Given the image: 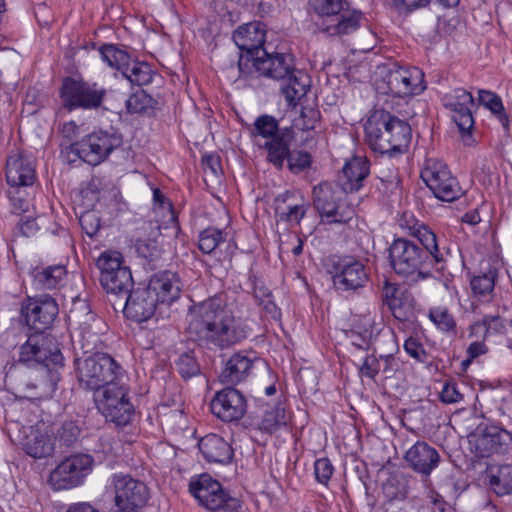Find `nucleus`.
<instances>
[{
  "instance_id": "obj_1",
  "label": "nucleus",
  "mask_w": 512,
  "mask_h": 512,
  "mask_svg": "<svg viewBox=\"0 0 512 512\" xmlns=\"http://www.w3.org/2000/svg\"><path fill=\"white\" fill-rule=\"evenodd\" d=\"M188 318L190 338L207 349H227L248 336L247 325L235 315L224 292L193 302L188 309Z\"/></svg>"
},
{
  "instance_id": "obj_2",
  "label": "nucleus",
  "mask_w": 512,
  "mask_h": 512,
  "mask_svg": "<svg viewBox=\"0 0 512 512\" xmlns=\"http://www.w3.org/2000/svg\"><path fill=\"white\" fill-rule=\"evenodd\" d=\"M422 247L407 238H396L389 246V261L393 271L413 282L431 276L430 268L446 261L449 248H440L437 235L425 225L414 233Z\"/></svg>"
},
{
  "instance_id": "obj_3",
  "label": "nucleus",
  "mask_w": 512,
  "mask_h": 512,
  "mask_svg": "<svg viewBox=\"0 0 512 512\" xmlns=\"http://www.w3.org/2000/svg\"><path fill=\"white\" fill-rule=\"evenodd\" d=\"M63 355L49 336L31 335L20 346L19 362L37 366L25 384V397L40 400L51 398L60 379L57 368L63 366Z\"/></svg>"
},
{
  "instance_id": "obj_4",
  "label": "nucleus",
  "mask_w": 512,
  "mask_h": 512,
  "mask_svg": "<svg viewBox=\"0 0 512 512\" xmlns=\"http://www.w3.org/2000/svg\"><path fill=\"white\" fill-rule=\"evenodd\" d=\"M256 71L281 83L280 90L289 105L304 97L310 88L309 76L295 68V60L290 53H268L262 51V56L254 59Z\"/></svg>"
},
{
  "instance_id": "obj_5",
  "label": "nucleus",
  "mask_w": 512,
  "mask_h": 512,
  "mask_svg": "<svg viewBox=\"0 0 512 512\" xmlns=\"http://www.w3.org/2000/svg\"><path fill=\"white\" fill-rule=\"evenodd\" d=\"M369 146L381 155L389 157L401 154L411 140V127L385 110L376 111L365 124Z\"/></svg>"
},
{
  "instance_id": "obj_6",
  "label": "nucleus",
  "mask_w": 512,
  "mask_h": 512,
  "mask_svg": "<svg viewBox=\"0 0 512 512\" xmlns=\"http://www.w3.org/2000/svg\"><path fill=\"white\" fill-rule=\"evenodd\" d=\"M74 366L79 386L94 392L118 380L123 371L114 358L101 352L76 358Z\"/></svg>"
},
{
  "instance_id": "obj_7",
  "label": "nucleus",
  "mask_w": 512,
  "mask_h": 512,
  "mask_svg": "<svg viewBox=\"0 0 512 512\" xmlns=\"http://www.w3.org/2000/svg\"><path fill=\"white\" fill-rule=\"evenodd\" d=\"M381 81L378 89L394 97L418 95L425 90L424 73L417 67H404L396 62L378 66Z\"/></svg>"
},
{
  "instance_id": "obj_8",
  "label": "nucleus",
  "mask_w": 512,
  "mask_h": 512,
  "mask_svg": "<svg viewBox=\"0 0 512 512\" xmlns=\"http://www.w3.org/2000/svg\"><path fill=\"white\" fill-rule=\"evenodd\" d=\"M100 283L103 289L115 296L125 297L133 289L131 270L124 265L123 256L115 250L104 251L97 259Z\"/></svg>"
},
{
  "instance_id": "obj_9",
  "label": "nucleus",
  "mask_w": 512,
  "mask_h": 512,
  "mask_svg": "<svg viewBox=\"0 0 512 512\" xmlns=\"http://www.w3.org/2000/svg\"><path fill=\"white\" fill-rule=\"evenodd\" d=\"M122 135L113 128L94 131L81 141L71 143V151L90 165H98L122 145Z\"/></svg>"
},
{
  "instance_id": "obj_10",
  "label": "nucleus",
  "mask_w": 512,
  "mask_h": 512,
  "mask_svg": "<svg viewBox=\"0 0 512 512\" xmlns=\"http://www.w3.org/2000/svg\"><path fill=\"white\" fill-rule=\"evenodd\" d=\"M63 106L69 111L74 109H97L106 96V89L96 82L64 78L60 89Z\"/></svg>"
},
{
  "instance_id": "obj_11",
  "label": "nucleus",
  "mask_w": 512,
  "mask_h": 512,
  "mask_svg": "<svg viewBox=\"0 0 512 512\" xmlns=\"http://www.w3.org/2000/svg\"><path fill=\"white\" fill-rule=\"evenodd\" d=\"M189 490L205 508L212 512H238L240 509L239 500L231 497L221 484L208 474H202L198 479L191 481Z\"/></svg>"
},
{
  "instance_id": "obj_12",
  "label": "nucleus",
  "mask_w": 512,
  "mask_h": 512,
  "mask_svg": "<svg viewBox=\"0 0 512 512\" xmlns=\"http://www.w3.org/2000/svg\"><path fill=\"white\" fill-rule=\"evenodd\" d=\"M420 177L434 196L441 201L452 202L459 199L465 193L458 180L442 161L435 159L427 160Z\"/></svg>"
},
{
  "instance_id": "obj_13",
  "label": "nucleus",
  "mask_w": 512,
  "mask_h": 512,
  "mask_svg": "<svg viewBox=\"0 0 512 512\" xmlns=\"http://www.w3.org/2000/svg\"><path fill=\"white\" fill-rule=\"evenodd\" d=\"M94 459L88 454H75L64 459L50 475L56 489L76 487L92 471Z\"/></svg>"
},
{
  "instance_id": "obj_14",
  "label": "nucleus",
  "mask_w": 512,
  "mask_h": 512,
  "mask_svg": "<svg viewBox=\"0 0 512 512\" xmlns=\"http://www.w3.org/2000/svg\"><path fill=\"white\" fill-rule=\"evenodd\" d=\"M117 508L140 509L149 499L146 484L129 474L116 473L111 477Z\"/></svg>"
},
{
  "instance_id": "obj_15",
  "label": "nucleus",
  "mask_w": 512,
  "mask_h": 512,
  "mask_svg": "<svg viewBox=\"0 0 512 512\" xmlns=\"http://www.w3.org/2000/svg\"><path fill=\"white\" fill-rule=\"evenodd\" d=\"M21 313L26 325L33 329L37 333L36 335L44 336L42 333L52 326L59 313V308L54 298L44 295L29 298L22 305Z\"/></svg>"
},
{
  "instance_id": "obj_16",
  "label": "nucleus",
  "mask_w": 512,
  "mask_h": 512,
  "mask_svg": "<svg viewBox=\"0 0 512 512\" xmlns=\"http://www.w3.org/2000/svg\"><path fill=\"white\" fill-rule=\"evenodd\" d=\"M331 273L333 285L340 292L356 291L368 281L365 265L352 256H344L335 261Z\"/></svg>"
},
{
  "instance_id": "obj_17",
  "label": "nucleus",
  "mask_w": 512,
  "mask_h": 512,
  "mask_svg": "<svg viewBox=\"0 0 512 512\" xmlns=\"http://www.w3.org/2000/svg\"><path fill=\"white\" fill-rule=\"evenodd\" d=\"M341 192L332 184L322 182L313 188V204L327 223H346L352 212L346 211L340 204Z\"/></svg>"
},
{
  "instance_id": "obj_18",
  "label": "nucleus",
  "mask_w": 512,
  "mask_h": 512,
  "mask_svg": "<svg viewBox=\"0 0 512 512\" xmlns=\"http://www.w3.org/2000/svg\"><path fill=\"white\" fill-rule=\"evenodd\" d=\"M210 410L224 422H235L246 413V399L239 390L227 387L215 394L210 402Z\"/></svg>"
},
{
  "instance_id": "obj_19",
  "label": "nucleus",
  "mask_w": 512,
  "mask_h": 512,
  "mask_svg": "<svg viewBox=\"0 0 512 512\" xmlns=\"http://www.w3.org/2000/svg\"><path fill=\"white\" fill-rule=\"evenodd\" d=\"M511 435L497 426H486L469 436L471 451L478 457L503 453Z\"/></svg>"
},
{
  "instance_id": "obj_20",
  "label": "nucleus",
  "mask_w": 512,
  "mask_h": 512,
  "mask_svg": "<svg viewBox=\"0 0 512 512\" xmlns=\"http://www.w3.org/2000/svg\"><path fill=\"white\" fill-rule=\"evenodd\" d=\"M445 108L452 112V119L461 133H470L474 125L472 107L474 99L470 92L463 88H456L442 97Z\"/></svg>"
},
{
  "instance_id": "obj_21",
  "label": "nucleus",
  "mask_w": 512,
  "mask_h": 512,
  "mask_svg": "<svg viewBox=\"0 0 512 512\" xmlns=\"http://www.w3.org/2000/svg\"><path fill=\"white\" fill-rule=\"evenodd\" d=\"M124 298V315L137 323L149 320L159 304L147 287L132 289Z\"/></svg>"
},
{
  "instance_id": "obj_22",
  "label": "nucleus",
  "mask_w": 512,
  "mask_h": 512,
  "mask_svg": "<svg viewBox=\"0 0 512 512\" xmlns=\"http://www.w3.org/2000/svg\"><path fill=\"white\" fill-rule=\"evenodd\" d=\"M5 176L11 188L32 186L36 180L34 159L24 153H13L7 157Z\"/></svg>"
},
{
  "instance_id": "obj_23",
  "label": "nucleus",
  "mask_w": 512,
  "mask_h": 512,
  "mask_svg": "<svg viewBox=\"0 0 512 512\" xmlns=\"http://www.w3.org/2000/svg\"><path fill=\"white\" fill-rule=\"evenodd\" d=\"M404 460L414 472L421 474L423 477H428L439 465L440 455L428 443L417 441L406 451Z\"/></svg>"
},
{
  "instance_id": "obj_24",
  "label": "nucleus",
  "mask_w": 512,
  "mask_h": 512,
  "mask_svg": "<svg viewBox=\"0 0 512 512\" xmlns=\"http://www.w3.org/2000/svg\"><path fill=\"white\" fill-rule=\"evenodd\" d=\"M233 41L241 51L247 53L248 60H252L262 56L265 42V32L261 28L260 23L252 22L240 26L233 33Z\"/></svg>"
},
{
  "instance_id": "obj_25",
  "label": "nucleus",
  "mask_w": 512,
  "mask_h": 512,
  "mask_svg": "<svg viewBox=\"0 0 512 512\" xmlns=\"http://www.w3.org/2000/svg\"><path fill=\"white\" fill-rule=\"evenodd\" d=\"M370 173V163L366 157L355 156L347 161L339 176V184L345 193L359 191Z\"/></svg>"
},
{
  "instance_id": "obj_26",
  "label": "nucleus",
  "mask_w": 512,
  "mask_h": 512,
  "mask_svg": "<svg viewBox=\"0 0 512 512\" xmlns=\"http://www.w3.org/2000/svg\"><path fill=\"white\" fill-rule=\"evenodd\" d=\"M22 449L35 459L49 457L54 453L55 444L48 432L30 426L23 430Z\"/></svg>"
},
{
  "instance_id": "obj_27",
  "label": "nucleus",
  "mask_w": 512,
  "mask_h": 512,
  "mask_svg": "<svg viewBox=\"0 0 512 512\" xmlns=\"http://www.w3.org/2000/svg\"><path fill=\"white\" fill-rule=\"evenodd\" d=\"M160 303H171L180 295V280L175 273L164 271L153 275L146 286Z\"/></svg>"
},
{
  "instance_id": "obj_28",
  "label": "nucleus",
  "mask_w": 512,
  "mask_h": 512,
  "mask_svg": "<svg viewBox=\"0 0 512 512\" xmlns=\"http://www.w3.org/2000/svg\"><path fill=\"white\" fill-rule=\"evenodd\" d=\"M295 193L285 191L279 194L275 199V215L279 221L290 225H299L305 217L309 204L304 200L294 202Z\"/></svg>"
},
{
  "instance_id": "obj_29",
  "label": "nucleus",
  "mask_w": 512,
  "mask_h": 512,
  "mask_svg": "<svg viewBox=\"0 0 512 512\" xmlns=\"http://www.w3.org/2000/svg\"><path fill=\"white\" fill-rule=\"evenodd\" d=\"M200 452L206 461L227 464L233 458L231 445L217 434H208L198 443Z\"/></svg>"
},
{
  "instance_id": "obj_30",
  "label": "nucleus",
  "mask_w": 512,
  "mask_h": 512,
  "mask_svg": "<svg viewBox=\"0 0 512 512\" xmlns=\"http://www.w3.org/2000/svg\"><path fill=\"white\" fill-rule=\"evenodd\" d=\"M292 139V130L285 128L278 136L270 140H265L263 144L259 146L267 151L268 162L278 170L283 169L284 163L291 153L290 145Z\"/></svg>"
},
{
  "instance_id": "obj_31",
  "label": "nucleus",
  "mask_w": 512,
  "mask_h": 512,
  "mask_svg": "<svg viewBox=\"0 0 512 512\" xmlns=\"http://www.w3.org/2000/svg\"><path fill=\"white\" fill-rule=\"evenodd\" d=\"M253 360L242 352L234 353L226 362L220 374V381L227 385H236L244 381L250 374Z\"/></svg>"
},
{
  "instance_id": "obj_32",
  "label": "nucleus",
  "mask_w": 512,
  "mask_h": 512,
  "mask_svg": "<svg viewBox=\"0 0 512 512\" xmlns=\"http://www.w3.org/2000/svg\"><path fill=\"white\" fill-rule=\"evenodd\" d=\"M490 489L498 496L512 493V464L490 465L485 471Z\"/></svg>"
},
{
  "instance_id": "obj_33",
  "label": "nucleus",
  "mask_w": 512,
  "mask_h": 512,
  "mask_svg": "<svg viewBox=\"0 0 512 512\" xmlns=\"http://www.w3.org/2000/svg\"><path fill=\"white\" fill-rule=\"evenodd\" d=\"M67 275L63 265H52L45 268H35L32 271L33 285L39 290L56 289Z\"/></svg>"
},
{
  "instance_id": "obj_34",
  "label": "nucleus",
  "mask_w": 512,
  "mask_h": 512,
  "mask_svg": "<svg viewBox=\"0 0 512 512\" xmlns=\"http://www.w3.org/2000/svg\"><path fill=\"white\" fill-rule=\"evenodd\" d=\"M363 19V14L357 10L342 8V11L334 16V23L327 26L326 31L330 35H348L356 31Z\"/></svg>"
},
{
  "instance_id": "obj_35",
  "label": "nucleus",
  "mask_w": 512,
  "mask_h": 512,
  "mask_svg": "<svg viewBox=\"0 0 512 512\" xmlns=\"http://www.w3.org/2000/svg\"><path fill=\"white\" fill-rule=\"evenodd\" d=\"M98 410L103 414V407H115L120 403L129 401L127 390L118 383V380L98 390L94 394Z\"/></svg>"
},
{
  "instance_id": "obj_36",
  "label": "nucleus",
  "mask_w": 512,
  "mask_h": 512,
  "mask_svg": "<svg viewBox=\"0 0 512 512\" xmlns=\"http://www.w3.org/2000/svg\"><path fill=\"white\" fill-rule=\"evenodd\" d=\"M99 53L103 62L109 67L120 71L122 74L131 66L132 57L128 51L116 44H103L99 48Z\"/></svg>"
},
{
  "instance_id": "obj_37",
  "label": "nucleus",
  "mask_w": 512,
  "mask_h": 512,
  "mask_svg": "<svg viewBox=\"0 0 512 512\" xmlns=\"http://www.w3.org/2000/svg\"><path fill=\"white\" fill-rule=\"evenodd\" d=\"M283 129L279 128L278 121L270 115H260L255 119L253 128L250 129V136L258 147L263 143L260 139L270 140L280 134Z\"/></svg>"
},
{
  "instance_id": "obj_38",
  "label": "nucleus",
  "mask_w": 512,
  "mask_h": 512,
  "mask_svg": "<svg viewBox=\"0 0 512 512\" xmlns=\"http://www.w3.org/2000/svg\"><path fill=\"white\" fill-rule=\"evenodd\" d=\"M497 276L496 266L487 262L486 266H482L480 273L471 279L470 285L473 293L482 296L490 294L494 290Z\"/></svg>"
},
{
  "instance_id": "obj_39",
  "label": "nucleus",
  "mask_w": 512,
  "mask_h": 512,
  "mask_svg": "<svg viewBox=\"0 0 512 512\" xmlns=\"http://www.w3.org/2000/svg\"><path fill=\"white\" fill-rule=\"evenodd\" d=\"M154 74L149 64L132 59L131 66L122 75L132 85L144 86L152 82Z\"/></svg>"
},
{
  "instance_id": "obj_40",
  "label": "nucleus",
  "mask_w": 512,
  "mask_h": 512,
  "mask_svg": "<svg viewBox=\"0 0 512 512\" xmlns=\"http://www.w3.org/2000/svg\"><path fill=\"white\" fill-rule=\"evenodd\" d=\"M288 422L285 407L278 403L273 409L266 410L260 423L259 429L265 433H273Z\"/></svg>"
},
{
  "instance_id": "obj_41",
  "label": "nucleus",
  "mask_w": 512,
  "mask_h": 512,
  "mask_svg": "<svg viewBox=\"0 0 512 512\" xmlns=\"http://www.w3.org/2000/svg\"><path fill=\"white\" fill-rule=\"evenodd\" d=\"M506 330L505 321L498 315H485L481 321L471 325L470 335H478L483 332L486 338L490 334H502Z\"/></svg>"
},
{
  "instance_id": "obj_42",
  "label": "nucleus",
  "mask_w": 512,
  "mask_h": 512,
  "mask_svg": "<svg viewBox=\"0 0 512 512\" xmlns=\"http://www.w3.org/2000/svg\"><path fill=\"white\" fill-rule=\"evenodd\" d=\"M134 414L133 405L130 401L120 403L115 407H103V416L107 421L115 423L117 426L127 425Z\"/></svg>"
},
{
  "instance_id": "obj_43",
  "label": "nucleus",
  "mask_w": 512,
  "mask_h": 512,
  "mask_svg": "<svg viewBox=\"0 0 512 512\" xmlns=\"http://www.w3.org/2000/svg\"><path fill=\"white\" fill-rule=\"evenodd\" d=\"M175 369L184 379H190L200 374V365L192 351L181 353L174 361Z\"/></svg>"
},
{
  "instance_id": "obj_44",
  "label": "nucleus",
  "mask_w": 512,
  "mask_h": 512,
  "mask_svg": "<svg viewBox=\"0 0 512 512\" xmlns=\"http://www.w3.org/2000/svg\"><path fill=\"white\" fill-rule=\"evenodd\" d=\"M157 105V101L144 90H139L126 100V108L129 113H149Z\"/></svg>"
},
{
  "instance_id": "obj_45",
  "label": "nucleus",
  "mask_w": 512,
  "mask_h": 512,
  "mask_svg": "<svg viewBox=\"0 0 512 512\" xmlns=\"http://www.w3.org/2000/svg\"><path fill=\"white\" fill-rule=\"evenodd\" d=\"M81 434V427L77 421L67 420L64 421L56 432V439L60 446L73 447L79 440Z\"/></svg>"
},
{
  "instance_id": "obj_46",
  "label": "nucleus",
  "mask_w": 512,
  "mask_h": 512,
  "mask_svg": "<svg viewBox=\"0 0 512 512\" xmlns=\"http://www.w3.org/2000/svg\"><path fill=\"white\" fill-rule=\"evenodd\" d=\"M479 102L488 108L493 114L497 115L504 126L508 125V119L504 112V106L501 98L495 93L487 90H479Z\"/></svg>"
},
{
  "instance_id": "obj_47",
  "label": "nucleus",
  "mask_w": 512,
  "mask_h": 512,
  "mask_svg": "<svg viewBox=\"0 0 512 512\" xmlns=\"http://www.w3.org/2000/svg\"><path fill=\"white\" fill-rule=\"evenodd\" d=\"M137 254L146 259L148 262L153 263L161 258L163 249L157 239L144 238L136 242Z\"/></svg>"
},
{
  "instance_id": "obj_48",
  "label": "nucleus",
  "mask_w": 512,
  "mask_h": 512,
  "mask_svg": "<svg viewBox=\"0 0 512 512\" xmlns=\"http://www.w3.org/2000/svg\"><path fill=\"white\" fill-rule=\"evenodd\" d=\"M222 241H224L223 231L209 227L200 233L198 246L203 253L209 254L213 252Z\"/></svg>"
},
{
  "instance_id": "obj_49",
  "label": "nucleus",
  "mask_w": 512,
  "mask_h": 512,
  "mask_svg": "<svg viewBox=\"0 0 512 512\" xmlns=\"http://www.w3.org/2000/svg\"><path fill=\"white\" fill-rule=\"evenodd\" d=\"M430 320L443 332L455 331L456 322L447 308L436 307L429 311Z\"/></svg>"
},
{
  "instance_id": "obj_50",
  "label": "nucleus",
  "mask_w": 512,
  "mask_h": 512,
  "mask_svg": "<svg viewBox=\"0 0 512 512\" xmlns=\"http://www.w3.org/2000/svg\"><path fill=\"white\" fill-rule=\"evenodd\" d=\"M287 161L288 169L293 174H299L311 167L312 158L306 151L291 152Z\"/></svg>"
},
{
  "instance_id": "obj_51",
  "label": "nucleus",
  "mask_w": 512,
  "mask_h": 512,
  "mask_svg": "<svg viewBox=\"0 0 512 512\" xmlns=\"http://www.w3.org/2000/svg\"><path fill=\"white\" fill-rule=\"evenodd\" d=\"M310 5L318 15L334 17L342 11L343 0H310Z\"/></svg>"
},
{
  "instance_id": "obj_52",
  "label": "nucleus",
  "mask_w": 512,
  "mask_h": 512,
  "mask_svg": "<svg viewBox=\"0 0 512 512\" xmlns=\"http://www.w3.org/2000/svg\"><path fill=\"white\" fill-rule=\"evenodd\" d=\"M254 298L259 306H262L267 314L276 316L278 309L272 300L271 292L264 286L255 287Z\"/></svg>"
},
{
  "instance_id": "obj_53",
  "label": "nucleus",
  "mask_w": 512,
  "mask_h": 512,
  "mask_svg": "<svg viewBox=\"0 0 512 512\" xmlns=\"http://www.w3.org/2000/svg\"><path fill=\"white\" fill-rule=\"evenodd\" d=\"M79 223L82 230L89 236L93 237L100 228V218L93 210L84 211L79 217Z\"/></svg>"
},
{
  "instance_id": "obj_54",
  "label": "nucleus",
  "mask_w": 512,
  "mask_h": 512,
  "mask_svg": "<svg viewBox=\"0 0 512 512\" xmlns=\"http://www.w3.org/2000/svg\"><path fill=\"white\" fill-rule=\"evenodd\" d=\"M301 123L297 124L302 130L309 131L315 129L316 124L320 121V111L313 106H304L301 109Z\"/></svg>"
},
{
  "instance_id": "obj_55",
  "label": "nucleus",
  "mask_w": 512,
  "mask_h": 512,
  "mask_svg": "<svg viewBox=\"0 0 512 512\" xmlns=\"http://www.w3.org/2000/svg\"><path fill=\"white\" fill-rule=\"evenodd\" d=\"M334 468L328 458L317 459L314 463V474L316 480L326 485L333 474Z\"/></svg>"
},
{
  "instance_id": "obj_56",
  "label": "nucleus",
  "mask_w": 512,
  "mask_h": 512,
  "mask_svg": "<svg viewBox=\"0 0 512 512\" xmlns=\"http://www.w3.org/2000/svg\"><path fill=\"white\" fill-rule=\"evenodd\" d=\"M385 155H382L381 160L378 162V172L377 177L381 180L382 183L388 186H396L399 182L397 170L394 167H381L385 161Z\"/></svg>"
},
{
  "instance_id": "obj_57",
  "label": "nucleus",
  "mask_w": 512,
  "mask_h": 512,
  "mask_svg": "<svg viewBox=\"0 0 512 512\" xmlns=\"http://www.w3.org/2000/svg\"><path fill=\"white\" fill-rule=\"evenodd\" d=\"M8 197L10 199L14 213L20 214L28 211L29 201L26 197L21 195L20 188H11L8 191Z\"/></svg>"
},
{
  "instance_id": "obj_58",
  "label": "nucleus",
  "mask_w": 512,
  "mask_h": 512,
  "mask_svg": "<svg viewBox=\"0 0 512 512\" xmlns=\"http://www.w3.org/2000/svg\"><path fill=\"white\" fill-rule=\"evenodd\" d=\"M440 399L446 404L458 403L463 399V395L457 389L456 383L448 382L443 386Z\"/></svg>"
},
{
  "instance_id": "obj_59",
  "label": "nucleus",
  "mask_w": 512,
  "mask_h": 512,
  "mask_svg": "<svg viewBox=\"0 0 512 512\" xmlns=\"http://www.w3.org/2000/svg\"><path fill=\"white\" fill-rule=\"evenodd\" d=\"M380 370V360L376 358L374 355L367 356L361 367L360 372L363 376H366L370 379H374Z\"/></svg>"
},
{
  "instance_id": "obj_60",
  "label": "nucleus",
  "mask_w": 512,
  "mask_h": 512,
  "mask_svg": "<svg viewBox=\"0 0 512 512\" xmlns=\"http://www.w3.org/2000/svg\"><path fill=\"white\" fill-rule=\"evenodd\" d=\"M404 349L411 357L419 361H423L426 357V352L422 344L413 337H410L405 341Z\"/></svg>"
},
{
  "instance_id": "obj_61",
  "label": "nucleus",
  "mask_w": 512,
  "mask_h": 512,
  "mask_svg": "<svg viewBox=\"0 0 512 512\" xmlns=\"http://www.w3.org/2000/svg\"><path fill=\"white\" fill-rule=\"evenodd\" d=\"M203 166L204 169H209L213 176H217L218 172L221 170V162L218 155L211 154L207 155L203 158Z\"/></svg>"
},
{
  "instance_id": "obj_62",
  "label": "nucleus",
  "mask_w": 512,
  "mask_h": 512,
  "mask_svg": "<svg viewBox=\"0 0 512 512\" xmlns=\"http://www.w3.org/2000/svg\"><path fill=\"white\" fill-rule=\"evenodd\" d=\"M488 351L487 346L482 341H475L471 343L467 348V354L470 359H475L481 355L486 354Z\"/></svg>"
},
{
  "instance_id": "obj_63",
  "label": "nucleus",
  "mask_w": 512,
  "mask_h": 512,
  "mask_svg": "<svg viewBox=\"0 0 512 512\" xmlns=\"http://www.w3.org/2000/svg\"><path fill=\"white\" fill-rule=\"evenodd\" d=\"M78 130L79 127L75 124V122L71 121L63 124L61 128V134L67 140L73 141L79 134Z\"/></svg>"
},
{
  "instance_id": "obj_64",
  "label": "nucleus",
  "mask_w": 512,
  "mask_h": 512,
  "mask_svg": "<svg viewBox=\"0 0 512 512\" xmlns=\"http://www.w3.org/2000/svg\"><path fill=\"white\" fill-rule=\"evenodd\" d=\"M66 512H98L90 503L79 502L69 505Z\"/></svg>"
}]
</instances>
